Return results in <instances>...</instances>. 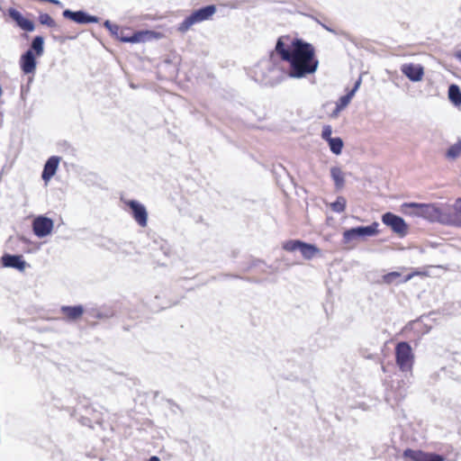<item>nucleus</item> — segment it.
Wrapping results in <instances>:
<instances>
[{
	"label": "nucleus",
	"mask_w": 461,
	"mask_h": 461,
	"mask_svg": "<svg viewBox=\"0 0 461 461\" xmlns=\"http://www.w3.org/2000/svg\"><path fill=\"white\" fill-rule=\"evenodd\" d=\"M312 18L316 23H318L320 25H321V27H322L323 29H325L326 31H328V32H332V33H334V34H338V32H337L334 29H332L331 27L328 26V25H327V24H325V23H322L319 19H317V18H315V17H313V16H312Z\"/></svg>",
	"instance_id": "nucleus-35"
},
{
	"label": "nucleus",
	"mask_w": 461,
	"mask_h": 461,
	"mask_svg": "<svg viewBox=\"0 0 461 461\" xmlns=\"http://www.w3.org/2000/svg\"><path fill=\"white\" fill-rule=\"evenodd\" d=\"M95 318L97 319H108L110 318L111 316H113V312H96V313L94 315Z\"/></svg>",
	"instance_id": "nucleus-34"
},
{
	"label": "nucleus",
	"mask_w": 461,
	"mask_h": 461,
	"mask_svg": "<svg viewBox=\"0 0 461 461\" xmlns=\"http://www.w3.org/2000/svg\"><path fill=\"white\" fill-rule=\"evenodd\" d=\"M60 312L64 314L63 320L68 322L78 321L85 312V308L81 304L77 305H62Z\"/></svg>",
	"instance_id": "nucleus-19"
},
{
	"label": "nucleus",
	"mask_w": 461,
	"mask_h": 461,
	"mask_svg": "<svg viewBox=\"0 0 461 461\" xmlns=\"http://www.w3.org/2000/svg\"><path fill=\"white\" fill-rule=\"evenodd\" d=\"M405 461H445L444 456L434 452L406 448L402 453Z\"/></svg>",
	"instance_id": "nucleus-10"
},
{
	"label": "nucleus",
	"mask_w": 461,
	"mask_h": 461,
	"mask_svg": "<svg viewBox=\"0 0 461 461\" xmlns=\"http://www.w3.org/2000/svg\"><path fill=\"white\" fill-rule=\"evenodd\" d=\"M50 3L59 7H63V4L59 0H50Z\"/></svg>",
	"instance_id": "nucleus-38"
},
{
	"label": "nucleus",
	"mask_w": 461,
	"mask_h": 461,
	"mask_svg": "<svg viewBox=\"0 0 461 461\" xmlns=\"http://www.w3.org/2000/svg\"><path fill=\"white\" fill-rule=\"evenodd\" d=\"M285 40L289 41V36H281L276 43V52L281 62H288L287 77L292 78H303L313 74L319 66V60L315 57L314 47L302 39L295 38L288 45Z\"/></svg>",
	"instance_id": "nucleus-1"
},
{
	"label": "nucleus",
	"mask_w": 461,
	"mask_h": 461,
	"mask_svg": "<svg viewBox=\"0 0 461 461\" xmlns=\"http://www.w3.org/2000/svg\"><path fill=\"white\" fill-rule=\"evenodd\" d=\"M44 37L41 35H36L32 38L26 51H31L35 56L41 57L44 54Z\"/></svg>",
	"instance_id": "nucleus-23"
},
{
	"label": "nucleus",
	"mask_w": 461,
	"mask_h": 461,
	"mask_svg": "<svg viewBox=\"0 0 461 461\" xmlns=\"http://www.w3.org/2000/svg\"><path fill=\"white\" fill-rule=\"evenodd\" d=\"M60 159L61 158L59 156H51L46 160L41 172V178L45 183L49 182L55 176Z\"/></svg>",
	"instance_id": "nucleus-20"
},
{
	"label": "nucleus",
	"mask_w": 461,
	"mask_h": 461,
	"mask_svg": "<svg viewBox=\"0 0 461 461\" xmlns=\"http://www.w3.org/2000/svg\"><path fill=\"white\" fill-rule=\"evenodd\" d=\"M215 13L216 6L214 5H208L200 7L187 15L182 23H179L177 30L181 32H185L191 28V26L210 19Z\"/></svg>",
	"instance_id": "nucleus-5"
},
{
	"label": "nucleus",
	"mask_w": 461,
	"mask_h": 461,
	"mask_svg": "<svg viewBox=\"0 0 461 461\" xmlns=\"http://www.w3.org/2000/svg\"><path fill=\"white\" fill-rule=\"evenodd\" d=\"M352 98H353L352 94H349L348 92L346 95H341L339 98L336 104L339 106V109H345L348 105V104L350 103Z\"/></svg>",
	"instance_id": "nucleus-31"
},
{
	"label": "nucleus",
	"mask_w": 461,
	"mask_h": 461,
	"mask_svg": "<svg viewBox=\"0 0 461 461\" xmlns=\"http://www.w3.org/2000/svg\"><path fill=\"white\" fill-rule=\"evenodd\" d=\"M62 16L78 24L96 23L100 21L98 16L92 15L85 10L72 11L70 9H65L62 13Z\"/></svg>",
	"instance_id": "nucleus-12"
},
{
	"label": "nucleus",
	"mask_w": 461,
	"mask_h": 461,
	"mask_svg": "<svg viewBox=\"0 0 461 461\" xmlns=\"http://www.w3.org/2000/svg\"><path fill=\"white\" fill-rule=\"evenodd\" d=\"M38 20L41 25H45L49 28H57L58 27L57 23L49 14L41 13L38 16Z\"/></svg>",
	"instance_id": "nucleus-29"
},
{
	"label": "nucleus",
	"mask_w": 461,
	"mask_h": 461,
	"mask_svg": "<svg viewBox=\"0 0 461 461\" xmlns=\"http://www.w3.org/2000/svg\"><path fill=\"white\" fill-rule=\"evenodd\" d=\"M448 99L456 106L461 105V90L456 84H451L448 86Z\"/></svg>",
	"instance_id": "nucleus-26"
},
{
	"label": "nucleus",
	"mask_w": 461,
	"mask_h": 461,
	"mask_svg": "<svg viewBox=\"0 0 461 461\" xmlns=\"http://www.w3.org/2000/svg\"><path fill=\"white\" fill-rule=\"evenodd\" d=\"M347 201L343 196H338L337 199L330 203V208L333 212L340 213L346 209Z\"/></svg>",
	"instance_id": "nucleus-30"
},
{
	"label": "nucleus",
	"mask_w": 461,
	"mask_h": 461,
	"mask_svg": "<svg viewBox=\"0 0 461 461\" xmlns=\"http://www.w3.org/2000/svg\"><path fill=\"white\" fill-rule=\"evenodd\" d=\"M215 13L216 6L214 5H208L200 7L187 15L182 23H179L177 30L181 32H185L191 28V26L210 19Z\"/></svg>",
	"instance_id": "nucleus-4"
},
{
	"label": "nucleus",
	"mask_w": 461,
	"mask_h": 461,
	"mask_svg": "<svg viewBox=\"0 0 461 461\" xmlns=\"http://www.w3.org/2000/svg\"><path fill=\"white\" fill-rule=\"evenodd\" d=\"M32 230L36 237L41 239L50 235L53 230L54 222L52 219L39 215L32 221Z\"/></svg>",
	"instance_id": "nucleus-13"
},
{
	"label": "nucleus",
	"mask_w": 461,
	"mask_h": 461,
	"mask_svg": "<svg viewBox=\"0 0 461 461\" xmlns=\"http://www.w3.org/2000/svg\"><path fill=\"white\" fill-rule=\"evenodd\" d=\"M382 222L401 238L405 237L408 233L409 226L404 219L391 212H384L382 215Z\"/></svg>",
	"instance_id": "nucleus-9"
},
{
	"label": "nucleus",
	"mask_w": 461,
	"mask_h": 461,
	"mask_svg": "<svg viewBox=\"0 0 461 461\" xmlns=\"http://www.w3.org/2000/svg\"><path fill=\"white\" fill-rule=\"evenodd\" d=\"M161 37L160 32H157L149 30L136 31L131 33V38H125L129 41V43H140L149 41L153 39H158Z\"/></svg>",
	"instance_id": "nucleus-21"
},
{
	"label": "nucleus",
	"mask_w": 461,
	"mask_h": 461,
	"mask_svg": "<svg viewBox=\"0 0 461 461\" xmlns=\"http://www.w3.org/2000/svg\"><path fill=\"white\" fill-rule=\"evenodd\" d=\"M378 227L379 223L377 221H374L367 226H357L347 229L343 232L342 241L344 244H348L357 239L374 237L379 233Z\"/></svg>",
	"instance_id": "nucleus-6"
},
{
	"label": "nucleus",
	"mask_w": 461,
	"mask_h": 461,
	"mask_svg": "<svg viewBox=\"0 0 461 461\" xmlns=\"http://www.w3.org/2000/svg\"><path fill=\"white\" fill-rule=\"evenodd\" d=\"M332 134V128L330 125H325L322 128L321 131V138L326 140L327 142L330 140L333 137H331Z\"/></svg>",
	"instance_id": "nucleus-33"
},
{
	"label": "nucleus",
	"mask_w": 461,
	"mask_h": 461,
	"mask_svg": "<svg viewBox=\"0 0 461 461\" xmlns=\"http://www.w3.org/2000/svg\"><path fill=\"white\" fill-rule=\"evenodd\" d=\"M276 49L270 52L267 59H261L252 70V78L264 86H274L287 77V71L281 66V59Z\"/></svg>",
	"instance_id": "nucleus-2"
},
{
	"label": "nucleus",
	"mask_w": 461,
	"mask_h": 461,
	"mask_svg": "<svg viewBox=\"0 0 461 461\" xmlns=\"http://www.w3.org/2000/svg\"><path fill=\"white\" fill-rule=\"evenodd\" d=\"M411 276L409 275V276L402 278V275L399 272L393 271V272L385 274L383 276V280L385 284L390 285V284H393V283H396V284L405 283V282L409 281L411 279Z\"/></svg>",
	"instance_id": "nucleus-25"
},
{
	"label": "nucleus",
	"mask_w": 461,
	"mask_h": 461,
	"mask_svg": "<svg viewBox=\"0 0 461 461\" xmlns=\"http://www.w3.org/2000/svg\"><path fill=\"white\" fill-rule=\"evenodd\" d=\"M443 224L461 227V197L457 198L452 206L444 208Z\"/></svg>",
	"instance_id": "nucleus-11"
},
{
	"label": "nucleus",
	"mask_w": 461,
	"mask_h": 461,
	"mask_svg": "<svg viewBox=\"0 0 461 461\" xmlns=\"http://www.w3.org/2000/svg\"><path fill=\"white\" fill-rule=\"evenodd\" d=\"M262 261L259 259L252 260V262L249 264V266L245 269V271H249L252 267L258 266V263H261Z\"/></svg>",
	"instance_id": "nucleus-37"
},
{
	"label": "nucleus",
	"mask_w": 461,
	"mask_h": 461,
	"mask_svg": "<svg viewBox=\"0 0 461 461\" xmlns=\"http://www.w3.org/2000/svg\"><path fill=\"white\" fill-rule=\"evenodd\" d=\"M148 461H160V459L157 456H152L148 459Z\"/></svg>",
	"instance_id": "nucleus-42"
},
{
	"label": "nucleus",
	"mask_w": 461,
	"mask_h": 461,
	"mask_svg": "<svg viewBox=\"0 0 461 461\" xmlns=\"http://www.w3.org/2000/svg\"><path fill=\"white\" fill-rule=\"evenodd\" d=\"M362 79L361 77H358V79L355 82L352 89L348 91L349 94H352V96L355 95L356 92L358 90L360 85H361Z\"/></svg>",
	"instance_id": "nucleus-36"
},
{
	"label": "nucleus",
	"mask_w": 461,
	"mask_h": 461,
	"mask_svg": "<svg viewBox=\"0 0 461 461\" xmlns=\"http://www.w3.org/2000/svg\"><path fill=\"white\" fill-rule=\"evenodd\" d=\"M343 109H339V106L336 104L335 109L332 112V116H337Z\"/></svg>",
	"instance_id": "nucleus-39"
},
{
	"label": "nucleus",
	"mask_w": 461,
	"mask_h": 461,
	"mask_svg": "<svg viewBox=\"0 0 461 461\" xmlns=\"http://www.w3.org/2000/svg\"><path fill=\"white\" fill-rule=\"evenodd\" d=\"M461 155V140L451 145L446 151V158L448 159H456Z\"/></svg>",
	"instance_id": "nucleus-28"
},
{
	"label": "nucleus",
	"mask_w": 461,
	"mask_h": 461,
	"mask_svg": "<svg viewBox=\"0 0 461 461\" xmlns=\"http://www.w3.org/2000/svg\"><path fill=\"white\" fill-rule=\"evenodd\" d=\"M401 211L405 214L422 217L429 221L442 223L444 219V208H439L433 203H403L401 205Z\"/></svg>",
	"instance_id": "nucleus-3"
},
{
	"label": "nucleus",
	"mask_w": 461,
	"mask_h": 461,
	"mask_svg": "<svg viewBox=\"0 0 461 461\" xmlns=\"http://www.w3.org/2000/svg\"><path fill=\"white\" fill-rule=\"evenodd\" d=\"M88 421H89V420H88V419H86V418H83V419H82V424H83V425H87V426L91 427V425H89V424H88Z\"/></svg>",
	"instance_id": "nucleus-43"
},
{
	"label": "nucleus",
	"mask_w": 461,
	"mask_h": 461,
	"mask_svg": "<svg viewBox=\"0 0 461 461\" xmlns=\"http://www.w3.org/2000/svg\"><path fill=\"white\" fill-rule=\"evenodd\" d=\"M31 51H24L19 60L20 68L25 75H33L37 68V59Z\"/></svg>",
	"instance_id": "nucleus-17"
},
{
	"label": "nucleus",
	"mask_w": 461,
	"mask_h": 461,
	"mask_svg": "<svg viewBox=\"0 0 461 461\" xmlns=\"http://www.w3.org/2000/svg\"><path fill=\"white\" fill-rule=\"evenodd\" d=\"M221 276L223 277H231V278H237V279H242L249 283H255L258 284L260 281L258 279H256L254 277H243L239 275H230V274H222Z\"/></svg>",
	"instance_id": "nucleus-32"
},
{
	"label": "nucleus",
	"mask_w": 461,
	"mask_h": 461,
	"mask_svg": "<svg viewBox=\"0 0 461 461\" xmlns=\"http://www.w3.org/2000/svg\"><path fill=\"white\" fill-rule=\"evenodd\" d=\"M402 73L411 81L419 82L424 75V68L420 64L408 63L401 68Z\"/></svg>",
	"instance_id": "nucleus-18"
},
{
	"label": "nucleus",
	"mask_w": 461,
	"mask_h": 461,
	"mask_svg": "<svg viewBox=\"0 0 461 461\" xmlns=\"http://www.w3.org/2000/svg\"><path fill=\"white\" fill-rule=\"evenodd\" d=\"M130 208L131 214L135 221L140 226L145 227L148 223V212L144 204L137 200H129L126 202Z\"/></svg>",
	"instance_id": "nucleus-14"
},
{
	"label": "nucleus",
	"mask_w": 461,
	"mask_h": 461,
	"mask_svg": "<svg viewBox=\"0 0 461 461\" xmlns=\"http://www.w3.org/2000/svg\"><path fill=\"white\" fill-rule=\"evenodd\" d=\"M104 26L109 31L112 36H113L122 42L129 43V41L125 39L131 38V32H130L129 29H122L119 25L111 23V21L109 20H105L104 22Z\"/></svg>",
	"instance_id": "nucleus-22"
},
{
	"label": "nucleus",
	"mask_w": 461,
	"mask_h": 461,
	"mask_svg": "<svg viewBox=\"0 0 461 461\" xmlns=\"http://www.w3.org/2000/svg\"><path fill=\"white\" fill-rule=\"evenodd\" d=\"M455 58L461 63V50H457L455 53Z\"/></svg>",
	"instance_id": "nucleus-40"
},
{
	"label": "nucleus",
	"mask_w": 461,
	"mask_h": 461,
	"mask_svg": "<svg viewBox=\"0 0 461 461\" xmlns=\"http://www.w3.org/2000/svg\"><path fill=\"white\" fill-rule=\"evenodd\" d=\"M1 264L4 267H10L23 272L27 263L22 255L5 253L1 257Z\"/></svg>",
	"instance_id": "nucleus-16"
},
{
	"label": "nucleus",
	"mask_w": 461,
	"mask_h": 461,
	"mask_svg": "<svg viewBox=\"0 0 461 461\" xmlns=\"http://www.w3.org/2000/svg\"><path fill=\"white\" fill-rule=\"evenodd\" d=\"M7 14L15 23V25L25 32H32L35 30L34 22L24 17L17 9L9 7Z\"/></svg>",
	"instance_id": "nucleus-15"
},
{
	"label": "nucleus",
	"mask_w": 461,
	"mask_h": 461,
	"mask_svg": "<svg viewBox=\"0 0 461 461\" xmlns=\"http://www.w3.org/2000/svg\"><path fill=\"white\" fill-rule=\"evenodd\" d=\"M330 176L334 181L335 188L339 190L345 185L344 173L339 167H332L330 168Z\"/></svg>",
	"instance_id": "nucleus-24"
},
{
	"label": "nucleus",
	"mask_w": 461,
	"mask_h": 461,
	"mask_svg": "<svg viewBox=\"0 0 461 461\" xmlns=\"http://www.w3.org/2000/svg\"><path fill=\"white\" fill-rule=\"evenodd\" d=\"M330 151L335 155H340L344 142L340 137H334L328 141Z\"/></svg>",
	"instance_id": "nucleus-27"
},
{
	"label": "nucleus",
	"mask_w": 461,
	"mask_h": 461,
	"mask_svg": "<svg viewBox=\"0 0 461 461\" xmlns=\"http://www.w3.org/2000/svg\"><path fill=\"white\" fill-rule=\"evenodd\" d=\"M283 249L286 251L299 250L305 259H312L320 252L319 248L315 244L307 243L301 240H290L283 244Z\"/></svg>",
	"instance_id": "nucleus-8"
},
{
	"label": "nucleus",
	"mask_w": 461,
	"mask_h": 461,
	"mask_svg": "<svg viewBox=\"0 0 461 461\" xmlns=\"http://www.w3.org/2000/svg\"><path fill=\"white\" fill-rule=\"evenodd\" d=\"M396 364L402 372L411 370L413 354L411 345L406 341L399 342L395 347Z\"/></svg>",
	"instance_id": "nucleus-7"
},
{
	"label": "nucleus",
	"mask_w": 461,
	"mask_h": 461,
	"mask_svg": "<svg viewBox=\"0 0 461 461\" xmlns=\"http://www.w3.org/2000/svg\"><path fill=\"white\" fill-rule=\"evenodd\" d=\"M167 402H168V403H169L170 405L175 406V407H176L177 409H179V410H180L179 405H178V404H176L173 400H168Z\"/></svg>",
	"instance_id": "nucleus-41"
}]
</instances>
